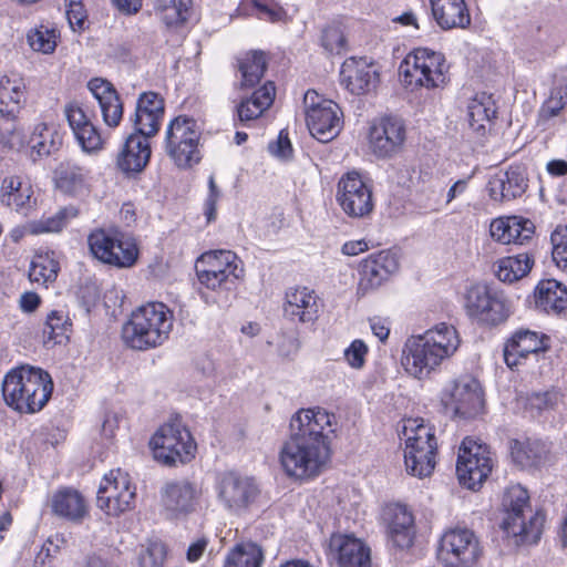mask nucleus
I'll return each mask as SVG.
<instances>
[{"label": "nucleus", "mask_w": 567, "mask_h": 567, "mask_svg": "<svg viewBox=\"0 0 567 567\" xmlns=\"http://www.w3.org/2000/svg\"><path fill=\"white\" fill-rule=\"evenodd\" d=\"M28 43L38 52L52 53L56 47V31L41 25L28 33Z\"/></svg>", "instance_id": "obj_50"}, {"label": "nucleus", "mask_w": 567, "mask_h": 567, "mask_svg": "<svg viewBox=\"0 0 567 567\" xmlns=\"http://www.w3.org/2000/svg\"><path fill=\"white\" fill-rule=\"evenodd\" d=\"M482 556L475 534L467 528L446 532L440 542L437 558L449 567H471Z\"/></svg>", "instance_id": "obj_16"}, {"label": "nucleus", "mask_w": 567, "mask_h": 567, "mask_svg": "<svg viewBox=\"0 0 567 567\" xmlns=\"http://www.w3.org/2000/svg\"><path fill=\"white\" fill-rule=\"evenodd\" d=\"M389 536L398 548H409L413 543L414 529H389Z\"/></svg>", "instance_id": "obj_64"}, {"label": "nucleus", "mask_w": 567, "mask_h": 567, "mask_svg": "<svg viewBox=\"0 0 567 567\" xmlns=\"http://www.w3.org/2000/svg\"><path fill=\"white\" fill-rule=\"evenodd\" d=\"M404 463L409 474L426 477L434 471L437 442L435 429L423 419H409L403 426Z\"/></svg>", "instance_id": "obj_6"}, {"label": "nucleus", "mask_w": 567, "mask_h": 567, "mask_svg": "<svg viewBox=\"0 0 567 567\" xmlns=\"http://www.w3.org/2000/svg\"><path fill=\"white\" fill-rule=\"evenodd\" d=\"M64 113L73 133L78 132L82 126L90 123L84 111L78 102H70L64 107Z\"/></svg>", "instance_id": "obj_57"}, {"label": "nucleus", "mask_w": 567, "mask_h": 567, "mask_svg": "<svg viewBox=\"0 0 567 567\" xmlns=\"http://www.w3.org/2000/svg\"><path fill=\"white\" fill-rule=\"evenodd\" d=\"M502 505L505 517L502 528L515 538V544H535L539 540L545 515L532 512L528 492L520 485L508 487L503 496Z\"/></svg>", "instance_id": "obj_4"}, {"label": "nucleus", "mask_w": 567, "mask_h": 567, "mask_svg": "<svg viewBox=\"0 0 567 567\" xmlns=\"http://www.w3.org/2000/svg\"><path fill=\"white\" fill-rule=\"evenodd\" d=\"M336 199L351 218H365L374 209L372 186L358 172H349L339 179Z\"/></svg>", "instance_id": "obj_17"}, {"label": "nucleus", "mask_w": 567, "mask_h": 567, "mask_svg": "<svg viewBox=\"0 0 567 567\" xmlns=\"http://www.w3.org/2000/svg\"><path fill=\"white\" fill-rule=\"evenodd\" d=\"M52 391L53 382L50 374L31 365L10 370L2 382L6 404L25 414L41 411L50 400Z\"/></svg>", "instance_id": "obj_2"}, {"label": "nucleus", "mask_w": 567, "mask_h": 567, "mask_svg": "<svg viewBox=\"0 0 567 567\" xmlns=\"http://www.w3.org/2000/svg\"><path fill=\"white\" fill-rule=\"evenodd\" d=\"M441 402L449 412L465 419L477 415L484 405L481 385L470 375L449 381L441 392Z\"/></svg>", "instance_id": "obj_14"}, {"label": "nucleus", "mask_w": 567, "mask_h": 567, "mask_svg": "<svg viewBox=\"0 0 567 567\" xmlns=\"http://www.w3.org/2000/svg\"><path fill=\"white\" fill-rule=\"evenodd\" d=\"M196 261L202 262L205 268H213L218 272H225L239 279L243 276V268L238 266L237 256L230 250H215L204 252Z\"/></svg>", "instance_id": "obj_42"}, {"label": "nucleus", "mask_w": 567, "mask_h": 567, "mask_svg": "<svg viewBox=\"0 0 567 567\" xmlns=\"http://www.w3.org/2000/svg\"><path fill=\"white\" fill-rule=\"evenodd\" d=\"M467 317L487 328L505 323L513 313L511 300L504 291L485 282L470 285L464 292Z\"/></svg>", "instance_id": "obj_5"}, {"label": "nucleus", "mask_w": 567, "mask_h": 567, "mask_svg": "<svg viewBox=\"0 0 567 567\" xmlns=\"http://www.w3.org/2000/svg\"><path fill=\"white\" fill-rule=\"evenodd\" d=\"M567 104V85L555 86L548 100L543 106V112L548 116L558 115L559 111Z\"/></svg>", "instance_id": "obj_56"}, {"label": "nucleus", "mask_w": 567, "mask_h": 567, "mask_svg": "<svg viewBox=\"0 0 567 567\" xmlns=\"http://www.w3.org/2000/svg\"><path fill=\"white\" fill-rule=\"evenodd\" d=\"M264 553L255 543L237 545L226 557L224 567H260Z\"/></svg>", "instance_id": "obj_43"}, {"label": "nucleus", "mask_w": 567, "mask_h": 567, "mask_svg": "<svg viewBox=\"0 0 567 567\" xmlns=\"http://www.w3.org/2000/svg\"><path fill=\"white\" fill-rule=\"evenodd\" d=\"M68 217V209L61 208L52 216L42 217L39 220L28 223L27 231H29L30 235L59 233L66 226Z\"/></svg>", "instance_id": "obj_48"}, {"label": "nucleus", "mask_w": 567, "mask_h": 567, "mask_svg": "<svg viewBox=\"0 0 567 567\" xmlns=\"http://www.w3.org/2000/svg\"><path fill=\"white\" fill-rule=\"evenodd\" d=\"M135 487L130 476L121 468L104 475L97 491L96 505L110 516H118L134 507Z\"/></svg>", "instance_id": "obj_15"}, {"label": "nucleus", "mask_w": 567, "mask_h": 567, "mask_svg": "<svg viewBox=\"0 0 567 567\" xmlns=\"http://www.w3.org/2000/svg\"><path fill=\"white\" fill-rule=\"evenodd\" d=\"M406 140V127L402 118L385 116L370 128L369 141L372 152L379 157H391L399 153Z\"/></svg>", "instance_id": "obj_20"}, {"label": "nucleus", "mask_w": 567, "mask_h": 567, "mask_svg": "<svg viewBox=\"0 0 567 567\" xmlns=\"http://www.w3.org/2000/svg\"><path fill=\"white\" fill-rule=\"evenodd\" d=\"M534 265V258L528 252L508 256L497 261L495 274L503 282H515L525 277Z\"/></svg>", "instance_id": "obj_37"}, {"label": "nucleus", "mask_w": 567, "mask_h": 567, "mask_svg": "<svg viewBox=\"0 0 567 567\" xmlns=\"http://www.w3.org/2000/svg\"><path fill=\"white\" fill-rule=\"evenodd\" d=\"M307 106V126L319 142L332 141L342 128V112L331 100H319L316 91H308L303 97Z\"/></svg>", "instance_id": "obj_13"}, {"label": "nucleus", "mask_w": 567, "mask_h": 567, "mask_svg": "<svg viewBox=\"0 0 567 567\" xmlns=\"http://www.w3.org/2000/svg\"><path fill=\"white\" fill-rule=\"evenodd\" d=\"M340 83L353 95L368 94L378 86L379 72L365 58L352 56L341 65Z\"/></svg>", "instance_id": "obj_23"}, {"label": "nucleus", "mask_w": 567, "mask_h": 567, "mask_svg": "<svg viewBox=\"0 0 567 567\" xmlns=\"http://www.w3.org/2000/svg\"><path fill=\"white\" fill-rule=\"evenodd\" d=\"M269 152L281 159H289L292 156V146L288 137V132L281 130L277 137V141L271 142L268 146Z\"/></svg>", "instance_id": "obj_59"}, {"label": "nucleus", "mask_w": 567, "mask_h": 567, "mask_svg": "<svg viewBox=\"0 0 567 567\" xmlns=\"http://www.w3.org/2000/svg\"><path fill=\"white\" fill-rule=\"evenodd\" d=\"M334 414L322 408L301 409L290 420V436L279 453L285 473L305 480L318 476L330 457L329 434L334 432Z\"/></svg>", "instance_id": "obj_1"}, {"label": "nucleus", "mask_w": 567, "mask_h": 567, "mask_svg": "<svg viewBox=\"0 0 567 567\" xmlns=\"http://www.w3.org/2000/svg\"><path fill=\"white\" fill-rule=\"evenodd\" d=\"M165 113L164 99L155 92L140 94L134 114L130 117L135 134L147 138L155 136L161 127Z\"/></svg>", "instance_id": "obj_22"}, {"label": "nucleus", "mask_w": 567, "mask_h": 567, "mask_svg": "<svg viewBox=\"0 0 567 567\" xmlns=\"http://www.w3.org/2000/svg\"><path fill=\"white\" fill-rule=\"evenodd\" d=\"M208 196L205 200L204 205V214L208 223L215 220L216 218V205L218 199L220 198V190L218 189L214 176H209L208 179Z\"/></svg>", "instance_id": "obj_61"}, {"label": "nucleus", "mask_w": 567, "mask_h": 567, "mask_svg": "<svg viewBox=\"0 0 567 567\" xmlns=\"http://www.w3.org/2000/svg\"><path fill=\"white\" fill-rule=\"evenodd\" d=\"M166 559V546L161 542H151L138 555L140 567H163Z\"/></svg>", "instance_id": "obj_52"}, {"label": "nucleus", "mask_w": 567, "mask_h": 567, "mask_svg": "<svg viewBox=\"0 0 567 567\" xmlns=\"http://www.w3.org/2000/svg\"><path fill=\"white\" fill-rule=\"evenodd\" d=\"M527 186L525 169L520 166H511L507 171L498 172L487 185L491 198L499 203L520 197Z\"/></svg>", "instance_id": "obj_27"}, {"label": "nucleus", "mask_w": 567, "mask_h": 567, "mask_svg": "<svg viewBox=\"0 0 567 567\" xmlns=\"http://www.w3.org/2000/svg\"><path fill=\"white\" fill-rule=\"evenodd\" d=\"M493 468L491 452L485 444L465 437L458 449L456 474L462 485L478 488Z\"/></svg>", "instance_id": "obj_12"}, {"label": "nucleus", "mask_w": 567, "mask_h": 567, "mask_svg": "<svg viewBox=\"0 0 567 567\" xmlns=\"http://www.w3.org/2000/svg\"><path fill=\"white\" fill-rule=\"evenodd\" d=\"M31 198L32 188L28 183H24L13 196L1 195L0 202L18 213L27 214V210L31 207Z\"/></svg>", "instance_id": "obj_53"}, {"label": "nucleus", "mask_w": 567, "mask_h": 567, "mask_svg": "<svg viewBox=\"0 0 567 567\" xmlns=\"http://www.w3.org/2000/svg\"><path fill=\"white\" fill-rule=\"evenodd\" d=\"M59 262L49 255H38L31 262L29 278L32 282L47 284L56 279Z\"/></svg>", "instance_id": "obj_45"}, {"label": "nucleus", "mask_w": 567, "mask_h": 567, "mask_svg": "<svg viewBox=\"0 0 567 567\" xmlns=\"http://www.w3.org/2000/svg\"><path fill=\"white\" fill-rule=\"evenodd\" d=\"M79 144L85 152H94L102 147V137L97 128L90 122L74 133Z\"/></svg>", "instance_id": "obj_55"}, {"label": "nucleus", "mask_w": 567, "mask_h": 567, "mask_svg": "<svg viewBox=\"0 0 567 567\" xmlns=\"http://www.w3.org/2000/svg\"><path fill=\"white\" fill-rule=\"evenodd\" d=\"M51 508L54 515L63 519L80 523L87 515L84 497L73 488H62L51 498Z\"/></svg>", "instance_id": "obj_33"}, {"label": "nucleus", "mask_w": 567, "mask_h": 567, "mask_svg": "<svg viewBox=\"0 0 567 567\" xmlns=\"http://www.w3.org/2000/svg\"><path fill=\"white\" fill-rule=\"evenodd\" d=\"M161 497L168 518H185L196 511L200 488L187 480L172 481L163 486Z\"/></svg>", "instance_id": "obj_19"}, {"label": "nucleus", "mask_w": 567, "mask_h": 567, "mask_svg": "<svg viewBox=\"0 0 567 567\" xmlns=\"http://www.w3.org/2000/svg\"><path fill=\"white\" fill-rule=\"evenodd\" d=\"M432 14L443 30L466 29L471 13L465 0H431Z\"/></svg>", "instance_id": "obj_31"}, {"label": "nucleus", "mask_w": 567, "mask_h": 567, "mask_svg": "<svg viewBox=\"0 0 567 567\" xmlns=\"http://www.w3.org/2000/svg\"><path fill=\"white\" fill-rule=\"evenodd\" d=\"M25 84L18 74L0 79V143L11 150L23 146V137L17 131L16 114L24 100Z\"/></svg>", "instance_id": "obj_9"}, {"label": "nucleus", "mask_w": 567, "mask_h": 567, "mask_svg": "<svg viewBox=\"0 0 567 567\" xmlns=\"http://www.w3.org/2000/svg\"><path fill=\"white\" fill-rule=\"evenodd\" d=\"M389 529H414L413 515L405 506L398 505L394 508Z\"/></svg>", "instance_id": "obj_60"}, {"label": "nucleus", "mask_w": 567, "mask_h": 567, "mask_svg": "<svg viewBox=\"0 0 567 567\" xmlns=\"http://www.w3.org/2000/svg\"><path fill=\"white\" fill-rule=\"evenodd\" d=\"M63 142L61 133L55 126L39 124L34 127L30 136L29 144L33 153L38 156H49L60 150Z\"/></svg>", "instance_id": "obj_38"}, {"label": "nucleus", "mask_w": 567, "mask_h": 567, "mask_svg": "<svg viewBox=\"0 0 567 567\" xmlns=\"http://www.w3.org/2000/svg\"><path fill=\"white\" fill-rule=\"evenodd\" d=\"M151 153L148 138L141 134L132 133L127 136L124 147L117 157V165L123 172L138 173L148 164Z\"/></svg>", "instance_id": "obj_32"}, {"label": "nucleus", "mask_w": 567, "mask_h": 567, "mask_svg": "<svg viewBox=\"0 0 567 567\" xmlns=\"http://www.w3.org/2000/svg\"><path fill=\"white\" fill-rule=\"evenodd\" d=\"M199 136L195 120L177 116L171 121L165 134V152L178 168H192L200 162Z\"/></svg>", "instance_id": "obj_8"}, {"label": "nucleus", "mask_w": 567, "mask_h": 567, "mask_svg": "<svg viewBox=\"0 0 567 567\" xmlns=\"http://www.w3.org/2000/svg\"><path fill=\"white\" fill-rule=\"evenodd\" d=\"M192 0H156L155 12L167 27L183 24L188 17Z\"/></svg>", "instance_id": "obj_44"}, {"label": "nucleus", "mask_w": 567, "mask_h": 567, "mask_svg": "<svg viewBox=\"0 0 567 567\" xmlns=\"http://www.w3.org/2000/svg\"><path fill=\"white\" fill-rule=\"evenodd\" d=\"M321 43L326 51L336 54L344 52L347 47L346 37L337 25H329L323 30Z\"/></svg>", "instance_id": "obj_54"}, {"label": "nucleus", "mask_w": 567, "mask_h": 567, "mask_svg": "<svg viewBox=\"0 0 567 567\" xmlns=\"http://www.w3.org/2000/svg\"><path fill=\"white\" fill-rule=\"evenodd\" d=\"M92 255L117 268H130L137 261L140 251L135 240L120 231L95 229L87 237Z\"/></svg>", "instance_id": "obj_10"}, {"label": "nucleus", "mask_w": 567, "mask_h": 567, "mask_svg": "<svg viewBox=\"0 0 567 567\" xmlns=\"http://www.w3.org/2000/svg\"><path fill=\"white\" fill-rule=\"evenodd\" d=\"M489 233L504 245H524L533 239L535 226L529 219L518 216L501 217L491 223Z\"/></svg>", "instance_id": "obj_30"}, {"label": "nucleus", "mask_w": 567, "mask_h": 567, "mask_svg": "<svg viewBox=\"0 0 567 567\" xmlns=\"http://www.w3.org/2000/svg\"><path fill=\"white\" fill-rule=\"evenodd\" d=\"M65 16L72 30L82 29L85 13L81 0H70Z\"/></svg>", "instance_id": "obj_62"}, {"label": "nucleus", "mask_w": 567, "mask_h": 567, "mask_svg": "<svg viewBox=\"0 0 567 567\" xmlns=\"http://www.w3.org/2000/svg\"><path fill=\"white\" fill-rule=\"evenodd\" d=\"M240 73V89H250L257 85L267 68L266 55L262 51H249L237 59Z\"/></svg>", "instance_id": "obj_36"}, {"label": "nucleus", "mask_w": 567, "mask_h": 567, "mask_svg": "<svg viewBox=\"0 0 567 567\" xmlns=\"http://www.w3.org/2000/svg\"><path fill=\"white\" fill-rule=\"evenodd\" d=\"M87 89L99 102L104 123L110 127L118 126L123 117V103L113 84L94 78L89 81Z\"/></svg>", "instance_id": "obj_29"}, {"label": "nucleus", "mask_w": 567, "mask_h": 567, "mask_svg": "<svg viewBox=\"0 0 567 567\" xmlns=\"http://www.w3.org/2000/svg\"><path fill=\"white\" fill-rule=\"evenodd\" d=\"M509 452L513 462L517 466L527 468L537 466L543 461L544 446L537 441L511 440Z\"/></svg>", "instance_id": "obj_41"}, {"label": "nucleus", "mask_w": 567, "mask_h": 567, "mask_svg": "<svg viewBox=\"0 0 567 567\" xmlns=\"http://www.w3.org/2000/svg\"><path fill=\"white\" fill-rule=\"evenodd\" d=\"M318 301L315 291L307 287L290 288L286 292L284 315L291 321L312 323L318 318Z\"/></svg>", "instance_id": "obj_25"}, {"label": "nucleus", "mask_w": 567, "mask_h": 567, "mask_svg": "<svg viewBox=\"0 0 567 567\" xmlns=\"http://www.w3.org/2000/svg\"><path fill=\"white\" fill-rule=\"evenodd\" d=\"M548 338L536 331L520 329L514 333L504 348V360L511 369L520 364L528 354L544 352L548 349Z\"/></svg>", "instance_id": "obj_26"}, {"label": "nucleus", "mask_w": 567, "mask_h": 567, "mask_svg": "<svg viewBox=\"0 0 567 567\" xmlns=\"http://www.w3.org/2000/svg\"><path fill=\"white\" fill-rule=\"evenodd\" d=\"M446 70L443 54L426 48L415 49L400 65L403 83L412 89H432L444 85Z\"/></svg>", "instance_id": "obj_7"}, {"label": "nucleus", "mask_w": 567, "mask_h": 567, "mask_svg": "<svg viewBox=\"0 0 567 567\" xmlns=\"http://www.w3.org/2000/svg\"><path fill=\"white\" fill-rule=\"evenodd\" d=\"M276 87L272 82H266L260 89L256 90L252 95L245 99L237 106L238 117L241 122L258 118L274 103Z\"/></svg>", "instance_id": "obj_35"}, {"label": "nucleus", "mask_w": 567, "mask_h": 567, "mask_svg": "<svg viewBox=\"0 0 567 567\" xmlns=\"http://www.w3.org/2000/svg\"><path fill=\"white\" fill-rule=\"evenodd\" d=\"M535 303L547 313H560L567 309V288L555 279L543 280L535 289Z\"/></svg>", "instance_id": "obj_34"}, {"label": "nucleus", "mask_w": 567, "mask_h": 567, "mask_svg": "<svg viewBox=\"0 0 567 567\" xmlns=\"http://www.w3.org/2000/svg\"><path fill=\"white\" fill-rule=\"evenodd\" d=\"M559 392L547 390L544 392H533L526 396L525 408L532 413H540L545 410L554 409L560 401Z\"/></svg>", "instance_id": "obj_51"}, {"label": "nucleus", "mask_w": 567, "mask_h": 567, "mask_svg": "<svg viewBox=\"0 0 567 567\" xmlns=\"http://www.w3.org/2000/svg\"><path fill=\"white\" fill-rule=\"evenodd\" d=\"M154 457L165 465L187 463L194 457L196 444L190 432L179 422L162 425L150 442Z\"/></svg>", "instance_id": "obj_11"}, {"label": "nucleus", "mask_w": 567, "mask_h": 567, "mask_svg": "<svg viewBox=\"0 0 567 567\" xmlns=\"http://www.w3.org/2000/svg\"><path fill=\"white\" fill-rule=\"evenodd\" d=\"M447 358L421 334L413 336L405 343L402 363L405 370L417 379L430 375Z\"/></svg>", "instance_id": "obj_21"}, {"label": "nucleus", "mask_w": 567, "mask_h": 567, "mask_svg": "<svg viewBox=\"0 0 567 567\" xmlns=\"http://www.w3.org/2000/svg\"><path fill=\"white\" fill-rule=\"evenodd\" d=\"M496 115L495 102L492 95L486 93L476 94L467 106V117L470 126L481 132L485 130V124L489 123Z\"/></svg>", "instance_id": "obj_39"}, {"label": "nucleus", "mask_w": 567, "mask_h": 567, "mask_svg": "<svg viewBox=\"0 0 567 567\" xmlns=\"http://www.w3.org/2000/svg\"><path fill=\"white\" fill-rule=\"evenodd\" d=\"M174 317L163 302H148L135 310L123 326L124 342L136 350L162 346L173 329Z\"/></svg>", "instance_id": "obj_3"}, {"label": "nucleus", "mask_w": 567, "mask_h": 567, "mask_svg": "<svg viewBox=\"0 0 567 567\" xmlns=\"http://www.w3.org/2000/svg\"><path fill=\"white\" fill-rule=\"evenodd\" d=\"M64 539L60 537L59 535L49 538L44 545L42 546L41 550L39 551L37 558H35V566L39 567V565H44V559L54 556L60 548V544H63Z\"/></svg>", "instance_id": "obj_63"}, {"label": "nucleus", "mask_w": 567, "mask_h": 567, "mask_svg": "<svg viewBox=\"0 0 567 567\" xmlns=\"http://www.w3.org/2000/svg\"><path fill=\"white\" fill-rule=\"evenodd\" d=\"M368 347L362 340H354L344 351V357L348 363L355 369L363 367Z\"/></svg>", "instance_id": "obj_58"}, {"label": "nucleus", "mask_w": 567, "mask_h": 567, "mask_svg": "<svg viewBox=\"0 0 567 567\" xmlns=\"http://www.w3.org/2000/svg\"><path fill=\"white\" fill-rule=\"evenodd\" d=\"M85 173L79 166L62 165L58 169V186L65 193L75 194L84 186Z\"/></svg>", "instance_id": "obj_49"}, {"label": "nucleus", "mask_w": 567, "mask_h": 567, "mask_svg": "<svg viewBox=\"0 0 567 567\" xmlns=\"http://www.w3.org/2000/svg\"><path fill=\"white\" fill-rule=\"evenodd\" d=\"M195 269L199 282L212 290H230L235 287L236 281L238 280L225 272H218L213 268H205V266L199 261H196Z\"/></svg>", "instance_id": "obj_46"}, {"label": "nucleus", "mask_w": 567, "mask_h": 567, "mask_svg": "<svg viewBox=\"0 0 567 567\" xmlns=\"http://www.w3.org/2000/svg\"><path fill=\"white\" fill-rule=\"evenodd\" d=\"M71 322L68 316L61 310H53L47 316L45 324L43 328V336L47 339L44 342L53 341V343H62L68 337L65 332Z\"/></svg>", "instance_id": "obj_47"}, {"label": "nucleus", "mask_w": 567, "mask_h": 567, "mask_svg": "<svg viewBox=\"0 0 567 567\" xmlns=\"http://www.w3.org/2000/svg\"><path fill=\"white\" fill-rule=\"evenodd\" d=\"M215 491L223 507L237 515L244 513L255 502L259 493L252 478L234 472L219 475Z\"/></svg>", "instance_id": "obj_18"}, {"label": "nucleus", "mask_w": 567, "mask_h": 567, "mask_svg": "<svg viewBox=\"0 0 567 567\" xmlns=\"http://www.w3.org/2000/svg\"><path fill=\"white\" fill-rule=\"evenodd\" d=\"M398 268V257L390 250H382L369 256L360 265L359 290L365 292L380 287Z\"/></svg>", "instance_id": "obj_24"}, {"label": "nucleus", "mask_w": 567, "mask_h": 567, "mask_svg": "<svg viewBox=\"0 0 567 567\" xmlns=\"http://www.w3.org/2000/svg\"><path fill=\"white\" fill-rule=\"evenodd\" d=\"M421 336L447 359L456 352L461 342L456 329L446 323H440Z\"/></svg>", "instance_id": "obj_40"}, {"label": "nucleus", "mask_w": 567, "mask_h": 567, "mask_svg": "<svg viewBox=\"0 0 567 567\" xmlns=\"http://www.w3.org/2000/svg\"><path fill=\"white\" fill-rule=\"evenodd\" d=\"M330 549L339 567H371L370 548L360 539L348 535H332Z\"/></svg>", "instance_id": "obj_28"}]
</instances>
